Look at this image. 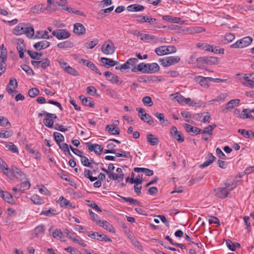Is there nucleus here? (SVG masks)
I'll return each mask as SVG.
<instances>
[{"instance_id": "nucleus-1", "label": "nucleus", "mask_w": 254, "mask_h": 254, "mask_svg": "<svg viewBox=\"0 0 254 254\" xmlns=\"http://www.w3.org/2000/svg\"><path fill=\"white\" fill-rule=\"evenodd\" d=\"M142 67V73H153L157 72L159 70V66L157 63L145 64L141 63Z\"/></svg>"}, {"instance_id": "nucleus-2", "label": "nucleus", "mask_w": 254, "mask_h": 254, "mask_svg": "<svg viewBox=\"0 0 254 254\" xmlns=\"http://www.w3.org/2000/svg\"><path fill=\"white\" fill-rule=\"evenodd\" d=\"M251 37H246L238 40L235 43L230 46L231 48H243L250 45L253 42Z\"/></svg>"}, {"instance_id": "nucleus-3", "label": "nucleus", "mask_w": 254, "mask_h": 254, "mask_svg": "<svg viewBox=\"0 0 254 254\" xmlns=\"http://www.w3.org/2000/svg\"><path fill=\"white\" fill-rule=\"evenodd\" d=\"M52 35L59 40L65 39L70 37V34L66 29H57L52 32Z\"/></svg>"}, {"instance_id": "nucleus-4", "label": "nucleus", "mask_w": 254, "mask_h": 254, "mask_svg": "<svg viewBox=\"0 0 254 254\" xmlns=\"http://www.w3.org/2000/svg\"><path fill=\"white\" fill-rule=\"evenodd\" d=\"M85 144L89 151H94V153L98 155H100L101 152L103 151V147L101 145L97 143L92 144L90 142H86Z\"/></svg>"}, {"instance_id": "nucleus-5", "label": "nucleus", "mask_w": 254, "mask_h": 254, "mask_svg": "<svg viewBox=\"0 0 254 254\" xmlns=\"http://www.w3.org/2000/svg\"><path fill=\"white\" fill-rule=\"evenodd\" d=\"M135 17L137 18L136 19V21L140 23L147 22L150 24H157L156 19L150 16L136 15Z\"/></svg>"}, {"instance_id": "nucleus-6", "label": "nucleus", "mask_w": 254, "mask_h": 254, "mask_svg": "<svg viewBox=\"0 0 254 254\" xmlns=\"http://www.w3.org/2000/svg\"><path fill=\"white\" fill-rule=\"evenodd\" d=\"M170 132L172 136L176 139L178 142L181 143L183 142L185 139L182 133L178 131L176 127L173 126L171 127Z\"/></svg>"}, {"instance_id": "nucleus-7", "label": "nucleus", "mask_w": 254, "mask_h": 254, "mask_svg": "<svg viewBox=\"0 0 254 254\" xmlns=\"http://www.w3.org/2000/svg\"><path fill=\"white\" fill-rule=\"evenodd\" d=\"M101 50L103 53L106 55L113 54L115 51V47L112 41H110V44H104Z\"/></svg>"}, {"instance_id": "nucleus-8", "label": "nucleus", "mask_w": 254, "mask_h": 254, "mask_svg": "<svg viewBox=\"0 0 254 254\" xmlns=\"http://www.w3.org/2000/svg\"><path fill=\"white\" fill-rule=\"evenodd\" d=\"M215 195L217 197L224 199L228 196L227 190L226 188H218L214 190Z\"/></svg>"}, {"instance_id": "nucleus-9", "label": "nucleus", "mask_w": 254, "mask_h": 254, "mask_svg": "<svg viewBox=\"0 0 254 254\" xmlns=\"http://www.w3.org/2000/svg\"><path fill=\"white\" fill-rule=\"evenodd\" d=\"M206 159V160L203 163L199 165L200 168H204L211 165L216 160V157L211 153H209Z\"/></svg>"}, {"instance_id": "nucleus-10", "label": "nucleus", "mask_w": 254, "mask_h": 254, "mask_svg": "<svg viewBox=\"0 0 254 254\" xmlns=\"http://www.w3.org/2000/svg\"><path fill=\"white\" fill-rule=\"evenodd\" d=\"M138 61L137 59L135 58L129 59L120 66V69L121 70L129 69L130 68L129 65H134Z\"/></svg>"}, {"instance_id": "nucleus-11", "label": "nucleus", "mask_w": 254, "mask_h": 254, "mask_svg": "<svg viewBox=\"0 0 254 254\" xmlns=\"http://www.w3.org/2000/svg\"><path fill=\"white\" fill-rule=\"evenodd\" d=\"M85 28L83 24L80 23H75L74 24L73 32L78 35H83L85 33Z\"/></svg>"}, {"instance_id": "nucleus-12", "label": "nucleus", "mask_w": 254, "mask_h": 254, "mask_svg": "<svg viewBox=\"0 0 254 254\" xmlns=\"http://www.w3.org/2000/svg\"><path fill=\"white\" fill-rule=\"evenodd\" d=\"M97 224L110 232H116L114 227L107 221L100 220V221L97 222Z\"/></svg>"}, {"instance_id": "nucleus-13", "label": "nucleus", "mask_w": 254, "mask_h": 254, "mask_svg": "<svg viewBox=\"0 0 254 254\" xmlns=\"http://www.w3.org/2000/svg\"><path fill=\"white\" fill-rule=\"evenodd\" d=\"M185 128L186 131L191 135H195L199 134V128L195 127H192V126L186 124L185 125Z\"/></svg>"}, {"instance_id": "nucleus-14", "label": "nucleus", "mask_w": 254, "mask_h": 254, "mask_svg": "<svg viewBox=\"0 0 254 254\" xmlns=\"http://www.w3.org/2000/svg\"><path fill=\"white\" fill-rule=\"evenodd\" d=\"M50 45V43L46 40L41 41L36 43L34 45V48L40 51L48 48Z\"/></svg>"}, {"instance_id": "nucleus-15", "label": "nucleus", "mask_w": 254, "mask_h": 254, "mask_svg": "<svg viewBox=\"0 0 254 254\" xmlns=\"http://www.w3.org/2000/svg\"><path fill=\"white\" fill-rule=\"evenodd\" d=\"M43 114L45 116V119L43 120L45 126L50 128H53L54 127V121L52 118H50L49 116H47V114H49V113L43 111Z\"/></svg>"}, {"instance_id": "nucleus-16", "label": "nucleus", "mask_w": 254, "mask_h": 254, "mask_svg": "<svg viewBox=\"0 0 254 254\" xmlns=\"http://www.w3.org/2000/svg\"><path fill=\"white\" fill-rule=\"evenodd\" d=\"M79 98L81 100L82 103L84 105L91 108L94 107V101L91 97H85L83 95H80Z\"/></svg>"}, {"instance_id": "nucleus-17", "label": "nucleus", "mask_w": 254, "mask_h": 254, "mask_svg": "<svg viewBox=\"0 0 254 254\" xmlns=\"http://www.w3.org/2000/svg\"><path fill=\"white\" fill-rule=\"evenodd\" d=\"M27 28V25L24 23H19L13 30V33L15 35L24 34L25 30Z\"/></svg>"}, {"instance_id": "nucleus-18", "label": "nucleus", "mask_w": 254, "mask_h": 254, "mask_svg": "<svg viewBox=\"0 0 254 254\" xmlns=\"http://www.w3.org/2000/svg\"><path fill=\"white\" fill-rule=\"evenodd\" d=\"M49 33L47 31H38L34 37V39H49L52 37V36L49 35Z\"/></svg>"}, {"instance_id": "nucleus-19", "label": "nucleus", "mask_w": 254, "mask_h": 254, "mask_svg": "<svg viewBox=\"0 0 254 254\" xmlns=\"http://www.w3.org/2000/svg\"><path fill=\"white\" fill-rule=\"evenodd\" d=\"M101 62L103 65L107 66H114L117 64L118 62L107 58L102 57L101 58Z\"/></svg>"}, {"instance_id": "nucleus-20", "label": "nucleus", "mask_w": 254, "mask_h": 254, "mask_svg": "<svg viewBox=\"0 0 254 254\" xmlns=\"http://www.w3.org/2000/svg\"><path fill=\"white\" fill-rule=\"evenodd\" d=\"M114 8V6H112L109 8L100 10L97 13L98 18H103L107 15L108 13H110L113 10Z\"/></svg>"}, {"instance_id": "nucleus-21", "label": "nucleus", "mask_w": 254, "mask_h": 254, "mask_svg": "<svg viewBox=\"0 0 254 254\" xmlns=\"http://www.w3.org/2000/svg\"><path fill=\"white\" fill-rule=\"evenodd\" d=\"M240 102V99H233L229 101L226 105L225 109L224 110V111L225 110H230L234 108V107L237 106L239 105Z\"/></svg>"}, {"instance_id": "nucleus-22", "label": "nucleus", "mask_w": 254, "mask_h": 254, "mask_svg": "<svg viewBox=\"0 0 254 254\" xmlns=\"http://www.w3.org/2000/svg\"><path fill=\"white\" fill-rule=\"evenodd\" d=\"M238 132L241 133L243 136L250 139L254 138V131L252 130H247L244 129H239Z\"/></svg>"}, {"instance_id": "nucleus-23", "label": "nucleus", "mask_w": 254, "mask_h": 254, "mask_svg": "<svg viewBox=\"0 0 254 254\" xmlns=\"http://www.w3.org/2000/svg\"><path fill=\"white\" fill-rule=\"evenodd\" d=\"M197 81H198L199 84L204 87H208L209 86V82L210 81V77H203L199 76L197 78Z\"/></svg>"}, {"instance_id": "nucleus-24", "label": "nucleus", "mask_w": 254, "mask_h": 254, "mask_svg": "<svg viewBox=\"0 0 254 254\" xmlns=\"http://www.w3.org/2000/svg\"><path fill=\"white\" fill-rule=\"evenodd\" d=\"M134 171L135 172H143L147 176H151L154 174L153 170L145 168L135 167L134 168Z\"/></svg>"}, {"instance_id": "nucleus-25", "label": "nucleus", "mask_w": 254, "mask_h": 254, "mask_svg": "<svg viewBox=\"0 0 254 254\" xmlns=\"http://www.w3.org/2000/svg\"><path fill=\"white\" fill-rule=\"evenodd\" d=\"M45 231V227L44 225L41 224L37 226L34 231V236L35 237H38L40 235L44 234Z\"/></svg>"}, {"instance_id": "nucleus-26", "label": "nucleus", "mask_w": 254, "mask_h": 254, "mask_svg": "<svg viewBox=\"0 0 254 254\" xmlns=\"http://www.w3.org/2000/svg\"><path fill=\"white\" fill-rule=\"evenodd\" d=\"M147 140L150 145L153 146L157 145L159 142V139L151 133L147 135Z\"/></svg>"}, {"instance_id": "nucleus-27", "label": "nucleus", "mask_w": 254, "mask_h": 254, "mask_svg": "<svg viewBox=\"0 0 254 254\" xmlns=\"http://www.w3.org/2000/svg\"><path fill=\"white\" fill-rule=\"evenodd\" d=\"M11 170L12 173L14 175H17L16 176L17 178H19L21 180L24 179L25 178V175L17 167L12 166L11 167Z\"/></svg>"}, {"instance_id": "nucleus-28", "label": "nucleus", "mask_w": 254, "mask_h": 254, "mask_svg": "<svg viewBox=\"0 0 254 254\" xmlns=\"http://www.w3.org/2000/svg\"><path fill=\"white\" fill-rule=\"evenodd\" d=\"M144 8V6L137 4H131L127 7V9L129 11H140Z\"/></svg>"}, {"instance_id": "nucleus-29", "label": "nucleus", "mask_w": 254, "mask_h": 254, "mask_svg": "<svg viewBox=\"0 0 254 254\" xmlns=\"http://www.w3.org/2000/svg\"><path fill=\"white\" fill-rule=\"evenodd\" d=\"M106 130L113 135H118L120 133V129L118 128H116L112 125H107L106 127Z\"/></svg>"}, {"instance_id": "nucleus-30", "label": "nucleus", "mask_w": 254, "mask_h": 254, "mask_svg": "<svg viewBox=\"0 0 254 254\" xmlns=\"http://www.w3.org/2000/svg\"><path fill=\"white\" fill-rule=\"evenodd\" d=\"M52 235L54 238L57 239V240H60L62 241H65V240L64 239V233L60 230L56 229L53 232Z\"/></svg>"}, {"instance_id": "nucleus-31", "label": "nucleus", "mask_w": 254, "mask_h": 254, "mask_svg": "<svg viewBox=\"0 0 254 254\" xmlns=\"http://www.w3.org/2000/svg\"><path fill=\"white\" fill-rule=\"evenodd\" d=\"M73 46V44L69 40H66L61 43H59L57 45V47L61 49H67L68 48H71Z\"/></svg>"}, {"instance_id": "nucleus-32", "label": "nucleus", "mask_w": 254, "mask_h": 254, "mask_svg": "<svg viewBox=\"0 0 254 254\" xmlns=\"http://www.w3.org/2000/svg\"><path fill=\"white\" fill-rule=\"evenodd\" d=\"M26 148L28 151V152L31 154L34 155V157L36 159H39L41 158V154L39 152V151L36 149H34L32 148L30 145H26Z\"/></svg>"}, {"instance_id": "nucleus-33", "label": "nucleus", "mask_w": 254, "mask_h": 254, "mask_svg": "<svg viewBox=\"0 0 254 254\" xmlns=\"http://www.w3.org/2000/svg\"><path fill=\"white\" fill-rule=\"evenodd\" d=\"M172 99H176L178 103L182 104L185 100V97L182 95L180 93L177 92L170 95Z\"/></svg>"}, {"instance_id": "nucleus-34", "label": "nucleus", "mask_w": 254, "mask_h": 254, "mask_svg": "<svg viewBox=\"0 0 254 254\" xmlns=\"http://www.w3.org/2000/svg\"><path fill=\"white\" fill-rule=\"evenodd\" d=\"M53 137L58 145H60V144L63 142L64 139V135L58 132H54L53 133Z\"/></svg>"}, {"instance_id": "nucleus-35", "label": "nucleus", "mask_w": 254, "mask_h": 254, "mask_svg": "<svg viewBox=\"0 0 254 254\" xmlns=\"http://www.w3.org/2000/svg\"><path fill=\"white\" fill-rule=\"evenodd\" d=\"M27 52L30 57V58L34 60H39L40 58L43 56V54L42 53L34 52L30 50H28L27 51Z\"/></svg>"}, {"instance_id": "nucleus-36", "label": "nucleus", "mask_w": 254, "mask_h": 254, "mask_svg": "<svg viewBox=\"0 0 254 254\" xmlns=\"http://www.w3.org/2000/svg\"><path fill=\"white\" fill-rule=\"evenodd\" d=\"M154 115L159 120L160 123L162 125H168V120L165 119L164 115L163 114L157 112L154 113Z\"/></svg>"}, {"instance_id": "nucleus-37", "label": "nucleus", "mask_w": 254, "mask_h": 254, "mask_svg": "<svg viewBox=\"0 0 254 254\" xmlns=\"http://www.w3.org/2000/svg\"><path fill=\"white\" fill-rule=\"evenodd\" d=\"M218 63V59L215 57L206 56V64L215 65Z\"/></svg>"}, {"instance_id": "nucleus-38", "label": "nucleus", "mask_w": 254, "mask_h": 254, "mask_svg": "<svg viewBox=\"0 0 254 254\" xmlns=\"http://www.w3.org/2000/svg\"><path fill=\"white\" fill-rule=\"evenodd\" d=\"M17 49L18 51L20 58H23L25 51V45L23 42L17 43Z\"/></svg>"}, {"instance_id": "nucleus-39", "label": "nucleus", "mask_w": 254, "mask_h": 254, "mask_svg": "<svg viewBox=\"0 0 254 254\" xmlns=\"http://www.w3.org/2000/svg\"><path fill=\"white\" fill-rule=\"evenodd\" d=\"M118 196L121 197L126 202H128L131 204H135L138 206L140 205V202H139L136 199H133V198L129 197H124V196H122L119 194L118 195Z\"/></svg>"}, {"instance_id": "nucleus-40", "label": "nucleus", "mask_w": 254, "mask_h": 254, "mask_svg": "<svg viewBox=\"0 0 254 254\" xmlns=\"http://www.w3.org/2000/svg\"><path fill=\"white\" fill-rule=\"evenodd\" d=\"M60 148L64 151V152L65 154L67 153L69 155L71 156L72 158H73V156L70 152L69 149V146L68 144L66 143H64L61 144V143L60 144V145H58Z\"/></svg>"}, {"instance_id": "nucleus-41", "label": "nucleus", "mask_w": 254, "mask_h": 254, "mask_svg": "<svg viewBox=\"0 0 254 254\" xmlns=\"http://www.w3.org/2000/svg\"><path fill=\"white\" fill-rule=\"evenodd\" d=\"M92 172L87 169H85L84 171V175L85 178H87L90 180L91 182H94L98 179L96 177H93L91 176Z\"/></svg>"}, {"instance_id": "nucleus-42", "label": "nucleus", "mask_w": 254, "mask_h": 254, "mask_svg": "<svg viewBox=\"0 0 254 254\" xmlns=\"http://www.w3.org/2000/svg\"><path fill=\"white\" fill-rule=\"evenodd\" d=\"M80 158L81 162L83 166L91 168H93V166L91 165V163L89 162V159L87 157L82 155Z\"/></svg>"}, {"instance_id": "nucleus-43", "label": "nucleus", "mask_w": 254, "mask_h": 254, "mask_svg": "<svg viewBox=\"0 0 254 254\" xmlns=\"http://www.w3.org/2000/svg\"><path fill=\"white\" fill-rule=\"evenodd\" d=\"M13 131L11 130H5L2 129L0 131V137L8 138L13 135Z\"/></svg>"}, {"instance_id": "nucleus-44", "label": "nucleus", "mask_w": 254, "mask_h": 254, "mask_svg": "<svg viewBox=\"0 0 254 254\" xmlns=\"http://www.w3.org/2000/svg\"><path fill=\"white\" fill-rule=\"evenodd\" d=\"M18 185L19 186L20 188L19 189H20V191H24L29 189L30 187V183L28 181H25L23 182L18 184Z\"/></svg>"}, {"instance_id": "nucleus-45", "label": "nucleus", "mask_w": 254, "mask_h": 254, "mask_svg": "<svg viewBox=\"0 0 254 254\" xmlns=\"http://www.w3.org/2000/svg\"><path fill=\"white\" fill-rule=\"evenodd\" d=\"M31 200L36 204H41L44 203L43 200L37 194H34L31 197Z\"/></svg>"}, {"instance_id": "nucleus-46", "label": "nucleus", "mask_w": 254, "mask_h": 254, "mask_svg": "<svg viewBox=\"0 0 254 254\" xmlns=\"http://www.w3.org/2000/svg\"><path fill=\"white\" fill-rule=\"evenodd\" d=\"M136 111L138 112V116L140 117V119L141 120H143V117H148V118H150L149 117V114H147L146 112H145V110L143 109V108H137L136 109Z\"/></svg>"}, {"instance_id": "nucleus-47", "label": "nucleus", "mask_w": 254, "mask_h": 254, "mask_svg": "<svg viewBox=\"0 0 254 254\" xmlns=\"http://www.w3.org/2000/svg\"><path fill=\"white\" fill-rule=\"evenodd\" d=\"M243 114L240 115V118L242 119H254V117L250 114L251 113L249 112V109H245L243 110Z\"/></svg>"}, {"instance_id": "nucleus-48", "label": "nucleus", "mask_w": 254, "mask_h": 254, "mask_svg": "<svg viewBox=\"0 0 254 254\" xmlns=\"http://www.w3.org/2000/svg\"><path fill=\"white\" fill-rule=\"evenodd\" d=\"M196 47L209 52L210 48H212V45L208 44L198 43L196 44Z\"/></svg>"}, {"instance_id": "nucleus-49", "label": "nucleus", "mask_w": 254, "mask_h": 254, "mask_svg": "<svg viewBox=\"0 0 254 254\" xmlns=\"http://www.w3.org/2000/svg\"><path fill=\"white\" fill-rule=\"evenodd\" d=\"M20 67L28 75H33L34 74V72L29 66L26 64H22L21 65Z\"/></svg>"}, {"instance_id": "nucleus-50", "label": "nucleus", "mask_w": 254, "mask_h": 254, "mask_svg": "<svg viewBox=\"0 0 254 254\" xmlns=\"http://www.w3.org/2000/svg\"><path fill=\"white\" fill-rule=\"evenodd\" d=\"M24 34L29 38H33L34 36V29L32 27H29L27 26V28L25 30Z\"/></svg>"}, {"instance_id": "nucleus-51", "label": "nucleus", "mask_w": 254, "mask_h": 254, "mask_svg": "<svg viewBox=\"0 0 254 254\" xmlns=\"http://www.w3.org/2000/svg\"><path fill=\"white\" fill-rule=\"evenodd\" d=\"M39 62L40 63V67H41L43 69L46 68L51 64V61L48 58H45L42 60V61H39Z\"/></svg>"}, {"instance_id": "nucleus-52", "label": "nucleus", "mask_w": 254, "mask_h": 254, "mask_svg": "<svg viewBox=\"0 0 254 254\" xmlns=\"http://www.w3.org/2000/svg\"><path fill=\"white\" fill-rule=\"evenodd\" d=\"M224 49L223 48H219L218 46H215L212 45V48H210L209 52H212L215 54H224Z\"/></svg>"}, {"instance_id": "nucleus-53", "label": "nucleus", "mask_w": 254, "mask_h": 254, "mask_svg": "<svg viewBox=\"0 0 254 254\" xmlns=\"http://www.w3.org/2000/svg\"><path fill=\"white\" fill-rule=\"evenodd\" d=\"M142 101L145 106L151 107L153 105V102L151 97L148 96L143 97Z\"/></svg>"}, {"instance_id": "nucleus-54", "label": "nucleus", "mask_w": 254, "mask_h": 254, "mask_svg": "<svg viewBox=\"0 0 254 254\" xmlns=\"http://www.w3.org/2000/svg\"><path fill=\"white\" fill-rule=\"evenodd\" d=\"M235 35L232 33L226 34L224 38V43H228L232 42L235 39Z\"/></svg>"}, {"instance_id": "nucleus-55", "label": "nucleus", "mask_w": 254, "mask_h": 254, "mask_svg": "<svg viewBox=\"0 0 254 254\" xmlns=\"http://www.w3.org/2000/svg\"><path fill=\"white\" fill-rule=\"evenodd\" d=\"M196 62L197 63L196 66L198 67L202 66L204 64H206V57L197 58L196 59Z\"/></svg>"}, {"instance_id": "nucleus-56", "label": "nucleus", "mask_w": 254, "mask_h": 254, "mask_svg": "<svg viewBox=\"0 0 254 254\" xmlns=\"http://www.w3.org/2000/svg\"><path fill=\"white\" fill-rule=\"evenodd\" d=\"M142 175H138L135 179L131 177V179L130 180V184H141L142 183Z\"/></svg>"}, {"instance_id": "nucleus-57", "label": "nucleus", "mask_w": 254, "mask_h": 254, "mask_svg": "<svg viewBox=\"0 0 254 254\" xmlns=\"http://www.w3.org/2000/svg\"><path fill=\"white\" fill-rule=\"evenodd\" d=\"M39 94V90L37 88H32L28 91V95L31 98H34Z\"/></svg>"}, {"instance_id": "nucleus-58", "label": "nucleus", "mask_w": 254, "mask_h": 254, "mask_svg": "<svg viewBox=\"0 0 254 254\" xmlns=\"http://www.w3.org/2000/svg\"><path fill=\"white\" fill-rule=\"evenodd\" d=\"M108 80L112 83H115L116 84H120L122 83V82L119 81L118 76L113 73L112 74L109 78H108Z\"/></svg>"}, {"instance_id": "nucleus-59", "label": "nucleus", "mask_w": 254, "mask_h": 254, "mask_svg": "<svg viewBox=\"0 0 254 254\" xmlns=\"http://www.w3.org/2000/svg\"><path fill=\"white\" fill-rule=\"evenodd\" d=\"M0 126L2 127L10 126L11 124L6 118L0 116Z\"/></svg>"}, {"instance_id": "nucleus-60", "label": "nucleus", "mask_w": 254, "mask_h": 254, "mask_svg": "<svg viewBox=\"0 0 254 254\" xmlns=\"http://www.w3.org/2000/svg\"><path fill=\"white\" fill-rule=\"evenodd\" d=\"M165 46H160L155 49V52L158 56H162L165 55Z\"/></svg>"}, {"instance_id": "nucleus-61", "label": "nucleus", "mask_w": 254, "mask_h": 254, "mask_svg": "<svg viewBox=\"0 0 254 254\" xmlns=\"http://www.w3.org/2000/svg\"><path fill=\"white\" fill-rule=\"evenodd\" d=\"M168 58L171 65H173L178 63L181 60V59L179 56H170L168 57Z\"/></svg>"}, {"instance_id": "nucleus-62", "label": "nucleus", "mask_w": 254, "mask_h": 254, "mask_svg": "<svg viewBox=\"0 0 254 254\" xmlns=\"http://www.w3.org/2000/svg\"><path fill=\"white\" fill-rule=\"evenodd\" d=\"M165 47H166L165 55L174 53L177 52V48L174 46H165Z\"/></svg>"}, {"instance_id": "nucleus-63", "label": "nucleus", "mask_w": 254, "mask_h": 254, "mask_svg": "<svg viewBox=\"0 0 254 254\" xmlns=\"http://www.w3.org/2000/svg\"><path fill=\"white\" fill-rule=\"evenodd\" d=\"M6 147L13 153H18V150L15 145L12 142L6 144Z\"/></svg>"}, {"instance_id": "nucleus-64", "label": "nucleus", "mask_w": 254, "mask_h": 254, "mask_svg": "<svg viewBox=\"0 0 254 254\" xmlns=\"http://www.w3.org/2000/svg\"><path fill=\"white\" fill-rule=\"evenodd\" d=\"M65 72L75 76L78 75V72L69 65L68 66Z\"/></svg>"}]
</instances>
